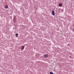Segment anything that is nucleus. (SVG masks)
I'll return each mask as SVG.
<instances>
[{"instance_id":"nucleus-1","label":"nucleus","mask_w":74,"mask_h":74,"mask_svg":"<svg viewBox=\"0 0 74 74\" xmlns=\"http://www.w3.org/2000/svg\"><path fill=\"white\" fill-rule=\"evenodd\" d=\"M43 56L44 58H47L48 57V55L47 54H45Z\"/></svg>"},{"instance_id":"nucleus-7","label":"nucleus","mask_w":74,"mask_h":74,"mask_svg":"<svg viewBox=\"0 0 74 74\" xmlns=\"http://www.w3.org/2000/svg\"><path fill=\"white\" fill-rule=\"evenodd\" d=\"M50 74H53V72H50Z\"/></svg>"},{"instance_id":"nucleus-4","label":"nucleus","mask_w":74,"mask_h":74,"mask_svg":"<svg viewBox=\"0 0 74 74\" xmlns=\"http://www.w3.org/2000/svg\"><path fill=\"white\" fill-rule=\"evenodd\" d=\"M24 48H25V46H23L21 47V49H24Z\"/></svg>"},{"instance_id":"nucleus-3","label":"nucleus","mask_w":74,"mask_h":74,"mask_svg":"<svg viewBox=\"0 0 74 74\" xmlns=\"http://www.w3.org/2000/svg\"><path fill=\"white\" fill-rule=\"evenodd\" d=\"M59 7H62V4L61 3H60L59 4Z\"/></svg>"},{"instance_id":"nucleus-6","label":"nucleus","mask_w":74,"mask_h":74,"mask_svg":"<svg viewBox=\"0 0 74 74\" xmlns=\"http://www.w3.org/2000/svg\"><path fill=\"white\" fill-rule=\"evenodd\" d=\"M15 36H16V37H18V34H15Z\"/></svg>"},{"instance_id":"nucleus-2","label":"nucleus","mask_w":74,"mask_h":74,"mask_svg":"<svg viewBox=\"0 0 74 74\" xmlns=\"http://www.w3.org/2000/svg\"><path fill=\"white\" fill-rule=\"evenodd\" d=\"M55 12L54 11V10H53L52 11V15H53V16H54V15H55Z\"/></svg>"},{"instance_id":"nucleus-5","label":"nucleus","mask_w":74,"mask_h":74,"mask_svg":"<svg viewBox=\"0 0 74 74\" xmlns=\"http://www.w3.org/2000/svg\"><path fill=\"white\" fill-rule=\"evenodd\" d=\"M8 8V5H6L5 6V8L7 9V8Z\"/></svg>"}]
</instances>
